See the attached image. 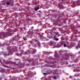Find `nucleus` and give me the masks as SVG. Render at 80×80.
<instances>
[{"mask_svg":"<svg viewBox=\"0 0 80 80\" xmlns=\"http://www.w3.org/2000/svg\"><path fill=\"white\" fill-rule=\"evenodd\" d=\"M12 32V29H8V32L6 33L1 32L0 33V38L2 39H4V38L6 37V36H10Z\"/></svg>","mask_w":80,"mask_h":80,"instance_id":"f257e3e1","label":"nucleus"},{"mask_svg":"<svg viewBox=\"0 0 80 80\" xmlns=\"http://www.w3.org/2000/svg\"><path fill=\"white\" fill-rule=\"evenodd\" d=\"M73 6L72 7H75L76 6H80V1L76 2H74L72 3Z\"/></svg>","mask_w":80,"mask_h":80,"instance_id":"f03ea898","label":"nucleus"},{"mask_svg":"<svg viewBox=\"0 0 80 80\" xmlns=\"http://www.w3.org/2000/svg\"><path fill=\"white\" fill-rule=\"evenodd\" d=\"M17 50V47H15L14 48V49H13L12 51L11 52H16Z\"/></svg>","mask_w":80,"mask_h":80,"instance_id":"7ed1b4c3","label":"nucleus"},{"mask_svg":"<svg viewBox=\"0 0 80 80\" xmlns=\"http://www.w3.org/2000/svg\"><path fill=\"white\" fill-rule=\"evenodd\" d=\"M4 63H6V64H10L12 63V62L11 61H6L5 62V61H4Z\"/></svg>","mask_w":80,"mask_h":80,"instance_id":"20e7f679","label":"nucleus"},{"mask_svg":"<svg viewBox=\"0 0 80 80\" xmlns=\"http://www.w3.org/2000/svg\"><path fill=\"white\" fill-rule=\"evenodd\" d=\"M59 7H60L61 8H63V7L62 5L59 4Z\"/></svg>","mask_w":80,"mask_h":80,"instance_id":"39448f33","label":"nucleus"},{"mask_svg":"<svg viewBox=\"0 0 80 80\" xmlns=\"http://www.w3.org/2000/svg\"><path fill=\"white\" fill-rule=\"evenodd\" d=\"M39 9V7H38L36 8H35L34 10L35 11H37Z\"/></svg>","mask_w":80,"mask_h":80,"instance_id":"423d86ee","label":"nucleus"},{"mask_svg":"<svg viewBox=\"0 0 80 80\" xmlns=\"http://www.w3.org/2000/svg\"><path fill=\"white\" fill-rule=\"evenodd\" d=\"M6 4L8 5H10V2H7L6 3Z\"/></svg>","mask_w":80,"mask_h":80,"instance_id":"0eeeda50","label":"nucleus"},{"mask_svg":"<svg viewBox=\"0 0 80 80\" xmlns=\"http://www.w3.org/2000/svg\"><path fill=\"white\" fill-rule=\"evenodd\" d=\"M76 48L77 49H78V48H80V45H78V46H76Z\"/></svg>","mask_w":80,"mask_h":80,"instance_id":"6e6552de","label":"nucleus"},{"mask_svg":"<svg viewBox=\"0 0 80 80\" xmlns=\"http://www.w3.org/2000/svg\"><path fill=\"white\" fill-rule=\"evenodd\" d=\"M61 45H63V44H64L65 43H64V42L63 41H62V42H61Z\"/></svg>","mask_w":80,"mask_h":80,"instance_id":"1a4fd4ad","label":"nucleus"},{"mask_svg":"<svg viewBox=\"0 0 80 80\" xmlns=\"http://www.w3.org/2000/svg\"><path fill=\"white\" fill-rule=\"evenodd\" d=\"M27 54H29V53H30V52L28 51L27 52H26L25 53V55H26V54H27Z\"/></svg>","mask_w":80,"mask_h":80,"instance_id":"9d476101","label":"nucleus"},{"mask_svg":"<svg viewBox=\"0 0 80 80\" xmlns=\"http://www.w3.org/2000/svg\"><path fill=\"white\" fill-rule=\"evenodd\" d=\"M35 52H36V50H35L33 52V53H32V54H34V53H35Z\"/></svg>","mask_w":80,"mask_h":80,"instance_id":"9b49d317","label":"nucleus"},{"mask_svg":"<svg viewBox=\"0 0 80 80\" xmlns=\"http://www.w3.org/2000/svg\"><path fill=\"white\" fill-rule=\"evenodd\" d=\"M76 72H80V70L78 69H77L76 70Z\"/></svg>","mask_w":80,"mask_h":80,"instance_id":"f8f14e48","label":"nucleus"},{"mask_svg":"<svg viewBox=\"0 0 80 80\" xmlns=\"http://www.w3.org/2000/svg\"><path fill=\"white\" fill-rule=\"evenodd\" d=\"M53 77H54V79H57V77H56V76H53Z\"/></svg>","mask_w":80,"mask_h":80,"instance_id":"ddd939ff","label":"nucleus"},{"mask_svg":"<svg viewBox=\"0 0 80 80\" xmlns=\"http://www.w3.org/2000/svg\"><path fill=\"white\" fill-rule=\"evenodd\" d=\"M29 33H30V34H33V32H32L31 31L29 32Z\"/></svg>","mask_w":80,"mask_h":80,"instance_id":"4468645a","label":"nucleus"},{"mask_svg":"<svg viewBox=\"0 0 80 80\" xmlns=\"http://www.w3.org/2000/svg\"><path fill=\"white\" fill-rule=\"evenodd\" d=\"M67 44H64V47H67Z\"/></svg>","mask_w":80,"mask_h":80,"instance_id":"2eb2a0df","label":"nucleus"},{"mask_svg":"<svg viewBox=\"0 0 80 80\" xmlns=\"http://www.w3.org/2000/svg\"><path fill=\"white\" fill-rule=\"evenodd\" d=\"M55 40L56 41H58V38H56Z\"/></svg>","mask_w":80,"mask_h":80,"instance_id":"dca6fc26","label":"nucleus"},{"mask_svg":"<svg viewBox=\"0 0 80 80\" xmlns=\"http://www.w3.org/2000/svg\"><path fill=\"white\" fill-rule=\"evenodd\" d=\"M53 39H54V40H55L56 39V37L54 36Z\"/></svg>","mask_w":80,"mask_h":80,"instance_id":"f3484780","label":"nucleus"},{"mask_svg":"<svg viewBox=\"0 0 80 80\" xmlns=\"http://www.w3.org/2000/svg\"><path fill=\"white\" fill-rule=\"evenodd\" d=\"M35 4H34L35 5H37V2H35Z\"/></svg>","mask_w":80,"mask_h":80,"instance_id":"a211bd4d","label":"nucleus"},{"mask_svg":"<svg viewBox=\"0 0 80 80\" xmlns=\"http://www.w3.org/2000/svg\"><path fill=\"white\" fill-rule=\"evenodd\" d=\"M7 55L6 54H4V57H6V56H7Z\"/></svg>","mask_w":80,"mask_h":80,"instance_id":"6ab92c4d","label":"nucleus"},{"mask_svg":"<svg viewBox=\"0 0 80 80\" xmlns=\"http://www.w3.org/2000/svg\"><path fill=\"white\" fill-rule=\"evenodd\" d=\"M44 75H47V73H43Z\"/></svg>","mask_w":80,"mask_h":80,"instance_id":"aec40b11","label":"nucleus"},{"mask_svg":"<svg viewBox=\"0 0 80 80\" xmlns=\"http://www.w3.org/2000/svg\"><path fill=\"white\" fill-rule=\"evenodd\" d=\"M54 30H56V28H54Z\"/></svg>","mask_w":80,"mask_h":80,"instance_id":"412c9836","label":"nucleus"},{"mask_svg":"<svg viewBox=\"0 0 80 80\" xmlns=\"http://www.w3.org/2000/svg\"><path fill=\"white\" fill-rule=\"evenodd\" d=\"M55 57H57V54H55Z\"/></svg>","mask_w":80,"mask_h":80,"instance_id":"4be33fe9","label":"nucleus"},{"mask_svg":"<svg viewBox=\"0 0 80 80\" xmlns=\"http://www.w3.org/2000/svg\"><path fill=\"white\" fill-rule=\"evenodd\" d=\"M0 62L2 64V62L1 61V60H0Z\"/></svg>","mask_w":80,"mask_h":80,"instance_id":"5701e85b","label":"nucleus"},{"mask_svg":"<svg viewBox=\"0 0 80 80\" xmlns=\"http://www.w3.org/2000/svg\"><path fill=\"white\" fill-rule=\"evenodd\" d=\"M66 43H67V44H68V43H69L68 42H67Z\"/></svg>","mask_w":80,"mask_h":80,"instance_id":"b1692460","label":"nucleus"},{"mask_svg":"<svg viewBox=\"0 0 80 80\" xmlns=\"http://www.w3.org/2000/svg\"><path fill=\"white\" fill-rule=\"evenodd\" d=\"M38 46H40V43H38Z\"/></svg>","mask_w":80,"mask_h":80,"instance_id":"393cba45","label":"nucleus"},{"mask_svg":"<svg viewBox=\"0 0 80 80\" xmlns=\"http://www.w3.org/2000/svg\"><path fill=\"white\" fill-rule=\"evenodd\" d=\"M24 40H25V38H24Z\"/></svg>","mask_w":80,"mask_h":80,"instance_id":"a878e982","label":"nucleus"},{"mask_svg":"<svg viewBox=\"0 0 80 80\" xmlns=\"http://www.w3.org/2000/svg\"><path fill=\"white\" fill-rule=\"evenodd\" d=\"M9 54H10V52H9Z\"/></svg>","mask_w":80,"mask_h":80,"instance_id":"bb28decb","label":"nucleus"},{"mask_svg":"<svg viewBox=\"0 0 80 80\" xmlns=\"http://www.w3.org/2000/svg\"><path fill=\"white\" fill-rule=\"evenodd\" d=\"M2 12H4V11H3Z\"/></svg>","mask_w":80,"mask_h":80,"instance_id":"cd10ccee","label":"nucleus"},{"mask_svg":"<svg viewBox=\"0 0 80 80\" xmlns=\"http://www.w3.org/2000/svg\"><path fill=\"white\" fill-rule=\"evenodd\" d=\"M59 26H61V25H59Z\"/></svg>","mask_w":80,"mask_h":80,"instance_id":"c85d7f7f","label":"nucleus"},{"mask_svg":"<svg viewBox=\"0 0 80 80\" xmlns=\"http://www.w3.org/2000/svg\"><path fill=\"white\" fill-rule=\"evenodd\" d=\"M9 55V54H8V55Z\"/></svg>","mask_w":80,"mask_h":80,"instance_id":"c756f323","label":"nucleus"},{"mask_svg":"<svg viewBox=\"0 0 80 80\" xmlns=\"http://www.w3.org/2000/svg\"><path fill=\"white\" fill-rule=\"evenodd\" d=\"M66 52V51H64V52Z\"/></svg>","mask_w":80,"mask_h":80,"instance_id":"7c9ffc66","label":"nucleus"},{"mask_svg":"<svg viewBox=\"0 0 80 80\" xmlns=\"http://www.w3.org/2000/svg\"><path fill=\"white\" fill-rule=\"evenodd\" d=\"M29 62V63L30 62Z\"/></svg>","mask_w":80,"mask_h":80,"instance_id":"2f4dec72","label":"nucleus"},{"mask_svg":"<svg viewBox=\"0 0 80 80\" xmlns=\"http://www.w3.org/2000/svg\"><path fill=\"white\" fill-rule=\"evenodd\" d=\"M77 32H76V33H77Z\"/></svg>","mask_w":80,"mask_h":80,"instance_id":"473e14b6","label":"nucleus"}]
</instances>
